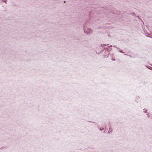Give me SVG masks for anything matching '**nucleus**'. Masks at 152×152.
<instances>
[{"instance_id": "obj_1", "label": "nucleus", "mask_w": 152, "mask_h": 152, "mask_svg": "<svg viewBox=\"0 0 152 152\" xmlns=\"http://www.w3.org/2000/svg\"><path fill=\"white\" fill-rule=\"evenodd\" d=\"M84 32L86 34H88L90 33V28H87V30L85 29L84 28Z\"/></svg>"}, {"instance_id": "obj_2", "label": "nucleus", "mask_w": 152, "mask_h": 152, "mask_svg": "<svg viewBox=\"0 0 152 152\" xmlns=\"http://www.w3.org/2000/svg\"><path fill=\"white\" fill-rule=\"evenodd\" d=\"M118 50V51H119V52H120L121 53H124V52H123L122 51V50H121V49H119V50Z\"/></svg>"}, {"instance_id": "obj_3", "label": "nucleus", "mask_w": 152, "mask_h": 152, "mask_svg": "<svg viewBox=\"0 0 152 152\" xmlns=\"http://www.w3.org/2000/svg\"><path fill=\"white\" fill-rule=\"evenodd\" d=\"M131 14L133 16H134L135 15V14L133 12H132V13H131Z\"/></svg>"}, {"instance_id": "obj_4", "label": "nucleus", "mask_w": 152, "mask_h": 152, "mask_svg": "<svg viewBox=\"0 0 152 152\" xmlns=\"http://www.w3.org/2000/svg\"><path fill=\"white\" fill-rule=\"evenodd\" d=\"M136 17H137V18H138V19H139L140 20H141L143 23V21L140 19V18H139V16H137Z\"/></svg>"}, {"instance_id": "obj_5", "label": "nucleus", "mask_w": 152, "mask_h": 152, "mask_svg": "<svg viewBox=\"0 0 152 152\" xmlns=\"http://www.w3.org/2000/svg\"><path fill=\"white\" fill-rule=\"evenodd\" d=\"M2 1L4 2L6 4H7V0H2Z\"/></svg>"}, {"instance_id": "obj_6", "label": "nucleus", "mask_w": 152, "mask_h": 152, "mask_svg": "<svg viewBox=\"0 0 152 152\" xmlns=\"http://www.w3.org/2000/svg\"><path fill=\"white\" fill-rule=\"evenodd\" d=\"M143 110H144V112H145V113H146L147 111V110H145V109H144Z\"/></svg>"}, {"instance_id": "obj_7", "label": "nucleus", "mask_w": 152, "mask_h": 152, "mask_svg": "<svg viewBox=\"0 0 152 152\" xmlns=\"http://www.w3.org/2000/svg\"><path fill=\"white\" fill-rule=\"evenodd\" d=\"M103 129H104V128H103L102 129H101L100 128V129H99V130H100V131H102V130H103Z\"/></svg>"}, {"instance_id": "obj_8", "label": "nucleus", "mask_w": 152, "mask_h": 152, "mask_svg": "<svg viewBox=\"0 0 152 152\" xmlns=\"http://www.w3.org/2000/svg\"><path fill=\"white\" fill-rule=\"evenodd\" d=\"M112 45H110V46H108V47H112Z\"/></svg>"}, {"instance_id": "obj_9", "label": "nucleus", "mask_w": 152, "mask_h": 152, "mask_svg": "<svg viewBox=\"0 0 152 152\" xmlns=\"http://www.w3.org/2000/svg\"><path fill=\"white\" fill-rule=\"evenodd\" d=\"M113 47H115L116 48H118L116 47L115 45H114Z\"/></svg>"}, {"instance_id": "obj_10", "label": "nucleus", "mask_w": 152, "mask_h": 152, "mask_svg": "<svg viewBox=\"0 0 152 152\" xmlns=\"http://www.w3.org/2000/svg\"><path fill=\"white\" fill-rule=\"evenodd\" d=\"M110 131V132H109L108 131V133H110V132H111V131Z\"/></svg>"}, {"instance_id": "obj_11", "label": "nucleus", "mask_w": 152, "mask_h": 152, "mask_svg": "<svg viewBox=\"0 0 152 152\" xmlns=\"http://www.w3.org/2000/svg\"><path fill=\"white\" fill-rule=\"evenodd\" d=\"M112 60L113 61H115V59H113V58H112Z\"/></svg>"}, {"instance_id": "obj_12", "label": "nucleus", "mask_w": 152, "mask_h": 152, "mask_svg": "<svg viewBox=\"0 0 152 152\" xmlns=\"http://www.w3.org/2000/svg\"><path fill=\"white\" fill-rule=\"evenodd\" d=\"M103 45L104 46H105L106 45V44H104Z\"/></svg>"}, {"instance_id": "obj_13", "label": "nucleus", "mask_w": 152, "mask_h": 152, "mask_svg": "<svg viewBox=\"0 0 152 152\" xmlns=\"http://www.w3.org/2000/svg\"><path fill=\"white\" fill-rule=\"evenodd\" d=\"M64 3H65V2H66V1H64Z\"/></svg>"}]
</instances>
